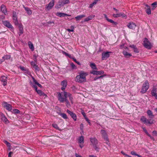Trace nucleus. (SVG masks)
<instances>
[{
    "mask_svg": "<svg viewBox=\"0 0 157 157\" xmlns=\"http://www.w3.org/2000/svg\"><path fill=\"white\" fill-rule=\"evenodd\" d=\"M30 76L32 78L33 82H32L33 84L36 85H37L39 87H40V88H41L42 87V85L38 83L37 81L35 79V78H34V77L32 76L31 75H30Z\"/></svg>",
    "mask_w": 157,
    "mask_h": 157,
    "instance_id": "obj_25",
    "label": "nucleus"
},
{
    "mask_svg": "<svg viewBox=\"0 0 157 157\" xmlns=\"http://www.w3.org/2000/svg\"><path fill=\"white\" fill-rule=\"evenodd\" d=\"M67 112L70 115L72 118H73L74 121H75L76 120V115L74 113L71 111H70L68 109L67 110Z\"/></svg>",
    "mask_w": 157,
    "mask_h": 157,
    "instance_id": "obj_17",
    "label": "nucleus"
},
{
    "mask_svg": "<svg viewBox=\"0 0 157 157\" xmlns=\"http://www.w3.org/2000/svg\"><path fill=\"white\" fill-rule=\"evenodd\" d=\"M67 84V80H65L62 81L61 83V85L62 86L61 89L63 91L66 88Z\"/></svg>",
    "mask_w": 157,
    "mask_h": 157,
    "instance_id": "obj_18",
    "label": "nucleus"
},
{
    "mask_svg": "<svg viewBox=\"0 0 157 157\" xmlns=\"http://www.w3.org/2000/svg\"><path fill=\"white\" fill-rule=\"evenodd\" d=\"M140 121L141 122L146 124H151L153 123V120H152L151 119H147L145 117L142 116L140 118Z\"/></svg>",
    "mask_w": 157,
    "mask_h": 157,
    "instance_id": "obj_5",
    "label": "nucleus"
},
{
    "mask_svg": "<svg viewBox=\"0 0 157 157\" xmlns=\"http://www.w3.org/2000/svg\"><path fill=\"white\" fill-rule=\"evenodd\" d=\"M151 94L152 96L154 97L155 98L157 97V89L156 88L153 87L151 91Z\"/></svg>",
    "mask_w": 157,
    "mask_h": 157,
    "instance_id": "obj_23",
    "label": "nucleus"
},
{
    "mask_svg": "<svg viewBox=\"0 0 157 157\" xmlns=\"http://www.w3.org/2000/svg\"><path fill=\"white\" fill-rule=\"evenodd\" d=\"M29 46L32 51L34 50V48L33 44L30 41L28 42Z\"/></svg>",
    "mask_w": 157,
    "mask_h": 157,
    "instance_id": "obj_35",
    "label": "nucleus"
},
{
    "mask_svg": "<svg viewBox=\"0 0 157 157\" xmlns=\"http://www.w3.org/2000/svg\"><path fill=\"white\" fill-rule=\"evenodd\" d=\"M130 47L133 48V49H134L136 47V46L133 44L131 45H130Z\"/></svg>",
    "mask_w": 157,
    "mask_h": 157,
    "instance_id": "obj_58",
    "label": "nucleus"
},
{
    "mask_svg": "<svg viewBox=\"0 0 157 157\" xmlns=\"http://www.w3.org/2000/svg\"><path fill=\"white\" fill-rule=\"evenodd\" d=\"M52 126L54 128L56 129H58L59 127L58 125L56 124H53L52 125Z\"/></svg>",
    "mask_w": 157,
    "mask_h": 157,
    "instance_id": "obj_51",
    "label": "nucleus"
},
{
    "mask_svg": "<svg viewBox=\"0 0 157 157\" xmlns=\"http://www.w3.org/2000/svg\"><path fill=\"white\" fill-rule=\"evenodd\" d=\"M7 78L4 76H2L0 78V80L2 82L3 85L4 86L6 85L7 83Z\"/></svg>",
    "mask_w": 157,
    "mask_h": 157,
    "instance_id": "obj_19",
    "label": "nucleus"
},
{
    "mask_svg": "<svg viewBox=\"0 0 157 157\" xmlns=\"http://www.w3.org/2000/svg\"><path fill=\"white\" fill-rule=\"evenodd\" d=\"M18 25H18L19 29H23V25H22V24H18Z\"/></svg>",
    "mask_w": 157,
    "mask_h": 157,
    "instance_id": "obj_59",
    "label": "nucleus"
},
{
    "mask_svg": "<svg viewBox=\"0 0 157 157\" xmlns=\"http://www.w3.org/2000/svg\"><path fill=\"white\" fill-rule=\"evenodd\" d=\"M146 7L145 8L146 11V13L148 14H151V10L150 9V7L148 6L147 5H146Z\"/></svg>",
    "mask_w": 157,
    "mask_h": 157,
    "instance_id": "obj_32",
    "label": "nucleus"
},
{
    "mask_svg": "<svg viewBox=\"0 0 157 157\" xmlns=\"http://www.w3.org/2000/svg\"><path fill=\"white\" fill-rule=\"evenodd\" d=\"M143 130L144 132L151 139H152L153 138V137L151 136V135L148 132L147 130L145 128H143Z\"/></svg>",
    "mask_w": 157,
    "mask_h": 157,
    "instance_id": "obj_40",
    "label": "nucleus"
},
{
    "mask_svg": "<svg viewBox=\"0 0 157 157\" xmlns=\"http://www.w3.org/2000/svg\"><path fill=\"white\" fill-rule=\"evenodd\" d=\"M62 53L63 54L65 55L66 56H68L70 58L72 59L73 57H72L70 55L66 53V52L63 51H62Z\"/></svg>",
    "mask_w": 157,
    "mask_h": 157,
    "instance_id": "obj_41",
    "label": "nucleus"
},
{
    "mask_svg": "<svg viewBox=\"0 0 157 157\" xmlns=\"http://www.w3.org/2000/svg\"><path fill=\"white\" fill-rule=\"evenodd\" d=\"M120 48L122 49L123 50L124 49L125 50L128 51V48L127 47L124 46V44L121 45L120 46Z\"/></svg>",
    "mask_w": 157,
    "mask_h": 157,
    "instance_id": "obj_39",
    "label": "nucleus"
},
{
    "mask_svg": "<svg viewBox=\"0 0 157 157\" xmlns=\"http://www.w3.org/2000/svg\"><path fill=\"white\" fill-rule=\"evenodd\" d=\"M23 29H19V32L18 33V34L19 36L23 34Z\"/></svg>",
    "mask_w": 157,
    "mask_h": 157,
    "instance_id": "obj_48",
    "label": "nucleus"
},
{
    "mask_svg": "<svg viewBox=\"0 0 157 157\" xmlns=\"http://www.w3.org/2000/svg\"><path fill=\"white\" fill-rule=\"evenodd\" d=\"M133 50H134V52H135L136 53L139 52L138 50L137 49L136 47V48H135Z\"/></svg>",
    "mask_w": 157,
    "mask_h": 157,
    "instance_id": "obj_60",
    "label": "nucleus"
},
{
    "mask_svg": "<svg viewBox=\"0 0 157 157\" xmlns=\"http://www.w3.org/2000/svg\"><path fill=\"white\" fill-rule=\"evenodd\" d=\"M13 113L15 114L19 113L20 112V111L17 109H14L13 110Z\"/></svg>",
    "mask_w": 157,
    "mask_h": 157,
    "instance_id": "obj_45",
    "label": "nucleus"
},
{
    "mask_svg": "<svg viewBox=\"0 0 157 157\" xmlns=\"http://www.w3.org/2000/svg\"><path fill=\"white\" fill-rule=\"evenodd\" d=\"M90 139L91 144L93 146L95 145H97L98 143V140L95 137H90Z\"/></svg>",
    "mask_w": 157,
    "mask_h": 157,
    "instance_id": "obj_10",
    "label": "nucleus"
},
{
    "mask_svg": "<svg viewBox=\"0 0 157 157\" xmlns=\"http://www.w3.org/2000/svg\"><path fill=\"white\" fill-rule=\"evenodd\" d=\"M149 87V84L147 80L145 81L142 86L140 93L144 94L146 92Z\"/></svg>",
    "mask_w": 157,
    "mask_h": 157,
    "instance_id": "obj_4",
    "label": "nucleus"
},
{
    "mask_svg": "<svg viewBox=\"0 0 157 157\" xmlns=\"http://www.w3.org/2000/svg\"><path fill=\"white\" fill-rule=\"evenodd\" d=\"M83 128V124H81L80 125V129L81 130H82Z\"/></svg>",
    "mask_w": 157,
    "mask_h": 157,
    "instance_id": "obj_63",
    "label": "nucleus"
},
{
    "mask_svg": "<svg viewBox=\"0 0 157 157\" xmlns=\"http://www.w3.org/2000/svg\"><path fill=\"white\" fill-rule=\"evenodd\" d=\"M3 105L4 108L8 111H10L12 109V106L10 104L7 103L6 102H4L3 104Z\"/></svg>",
    "mask_w": 157,
    "mask_h": 157,
    "instance_id": "obj_13",
    "label": "nucleus"
},
{
    "mask_svg": "<svg viewBox=\"0 0 157 157\" xmlns=\"http://www.w3.org/2000/svg\"><path fill=\"white\" fill-rule=\"evenodd\" d=\"M59 101L62 103L64 101H65L66 103V106L67 108H69L71 107L70 104L68 100H67V98L66 99H64L63 98H59Z\"/></svg>",
    "mask_w": 157,
    "mask_h": 157,
    "instance_id": "obj_9",
    "label": "nucleus"
},
{
    "mask_svg": "<svg viewBox=\"0 0 157 157\" xmlns=\"http://www.w3.org/2000/svg\"><path fill=\"white\" fill-rule=\"evenodd\" d=\"M82 115L83 116V117H84L85 119V118L86 117V118L87 117H86V114L84 112H82Z\"/></svg>",
    "mask_w": 157,
    "mask_h": 157,
    "instance_id": "obj_62",
    "label": "nucleus"
},
{
    "mask_svg": "<svg viewBox=\"0 0 157 157\" xmlns=\"http://www.w3.org/2000/svg\"><path fill=\"white\" fill-rule=\"evenodd\" d=\"M90 73L93 75H103L104 74V72L103 71H96L93 70L90 72Z\"/></svg>",
    "mask_w": 157,
    "mask_h": 157,
    "instance_id": "obj_20",
    "label": "nucleus"
},
{
    "mask_svg": "<svg viewBox=\"0 0 157 157\" xmlns=\"http://www.w3.org/2000/svg\"><path fill=\"white\" fill-rule=\"evenodd\" d=\"M20 69L22 71H26L27 72V73L29 75H31L30 74V73L29 72V70H26L25 68L24 67H20Z\"/></svg>",
    "mask_w": 157,
    "mask_h": 157,
    "instance_id": "obj_42",
    "label": "nucleus"
},
{
    "mask_svg": "<svg viewBox=\"0 0 157 157\" xmlns=\"http://www.w3.org/2000/svg\"><path fill=\"white\" fill-rule=\"evenodd\" d=\"M67 97H69V100L71 102V103L72 104H73V98L71 94L69 93H68Z\"/></svg>",
    "mask_w": 157,
    "mask_h": 157,
    "instance_id": "obj_38",
    "label": "nucleus"
},
{
    "mask_svg": "<svg viewBox=\"0 0 157 157\" xmlns=\"http://www.w3.org/2000/svg\"><path fill=\"white\" fill-rule=\"evenodd\" d=\"M11 56L10 55H5L2 57V60H1V62H2L5 61V60H8L10 59Z\"/></svg>",
    "mask_w": 157,
    "mask_h": 157,
    "instance_id": "obj_30",
    "label": "nucleus"
},
{
    "mask_svg": "<svg viewBox=\"0 0 157 157\" xmlns=\"http://www.w3.org/2000/svg\"><path fill=\"white\" fill-rule=\"evenodd\" d=\"M101 133L102 135V137L106 141H108V138L107 133L105 130H101Z\"/></svg>",
    "mask_w": 157,
    "mask_h": 157,
    "instance_id": "obj_12",
    "label": "nucleus"
},
{
    "mask_svg": "<svg viewBox=\"0 0 157 157\" xmlns=\"http://www.w3.org/2000/svg\"><path fill=\"white\" fill-rule=\"evenodd\" d=\"M55 0H52L46 6V8L49 10L52 9L54 5Z\"/></svg>",
    "mask_w": 157,
    "mask_h": 157,
    "instance_id": "obj_16",
    "label": "nucleus"
},
{
    "mask_svg": "<svg viewBox=\"0 0 157 157\" xmlns=\"http://www.w3.org/2000/svg\"><path fill=\"white\" fill-rule=\"evenodd\" d=\"M68 93L65 92L63 91L61 93L59 92L58 93V99L59 101V98H63L64 99H66L67 97Z\"/></svg>",
    "mask_w": 157,
    "mask_h": 157,
    "instance_id": "obj_7",
    "label": "nucleus"
},
{
    "mask_svg": "<svg viewBox=\"0 0 157 157\" xmlns=\"http://www.w3.org/2000/svg\"><path fill=\"white\" fill-rule=\"evenodd\" d=\"M90 66L92 69L97 70V68L95 63H91L90 64Z\"/></svg>",
    "mask_w": 157,
    "mask_h": 157,
    "instance_id": "obj_37",
    "label": "nucleus"
},
{
    "mask_svg": "<svg viewBox=\"0 0 157 157\" xmlns=\"http://www.w3.org/2000/svg\"><path fill=\"white\" fill-rule=\"evenodd\" d=\"M70 64L73 69H76V67L73 63H71Z\"/></svg>",
    "mask_w": 157,
    "mask_h": 157,
    "instance_id": "obj_50",
    "label": "nucleus"
},
{
    "mask_svg": "<svg viewBox=\"0 0 157 157\" xmlns=\"http://www.w3.org/2000/svg\"><path fill=\"white\" fill-rule=\"evenodd\" d=\"M59 115L64 119H67L68 118L67 115L65 113H61Z\"/></svg>",
    "mask_w": 157,
    "mask_h": 157,
    "instance_id": "obj_43",
    "label": "nucleus"
},
{
    "mask_svg": "<svg viewBox=\"0 0 157 157\" xmlns=\"http://www.w3.org/2000/svg\"><path fill=\"white\" fill-rule=\"evenodd\" d=\"M31 65L33 66V67H34L35 66L36 64V62H34V61H32L31 63Z\"/></svg>",
    "mask_w": 157,
    "mask_h": 157,
    "instance_id": "obj_53",
    "label": "nucleus"
},
{
    "mask_svg": "<svg viewBox=\"0 0 157 157\" xmlns=\"http://www.w3.org/2000/svg\"><path fill=\"white\" fill-rule=\"evenodd\" d=\"M70 2L69 0H59L56 5L55 7L57 9L60 8L65 5L69 4Z\"/></svg>",
    "mask_w": 157,
    "mask_h": 157,
    "instance_id": "obj_3",
    "label": "nucleus"
},
{
    "mask_svg": "<svg viewBox=\"0 0 157 157\" xmlns=\"http://www.w3.org/2000/svg\"><path fill=\"white\" fill-rule=\"evenodd\" d=\"M79 74V75L76 77L77 81L80 83L86 82V76L88 75V73L81 71Z\"/></svg>",
    "mask_w": 157,
    "mask_h": 157,
    "instance_id": "obj_1",
    "label": "nucleus"
},
{
    "mask_svg": "<svg viewBox=\"0 0 157 157\" xmlns=\"http://www.w3.org/2000/svg\"><path fill=\"white\" fill-rule=\"evenodd\" d=\"M17 16L16 13L15 11H13V17H17Z\"/></svg>",
    "mask_w": 157,
    "mask_h": 157,
    "instance_id": "obj_55",
    "label": "nucleus"
},
{
    "mask_svg": "<svg viewBox=\"0 0 157 157\" xmlns=\"http://www.w3.org/2000/svg\"><path fill=\"white\" fill-rule=\"evenodd\" d=\"M24 8L29 15H30L31 14L32 12L29 8L28 7H25V6H24Z\"/></svg>",
    "mask_w": 157,
    "mask_h": 157,
    "instance_id": "obj_33",
    "label": "nucleus"
},
{
    "mask_svg": "<svg viewBox=\"0 0 157 157\" xmlns=\"http://www.w3.org/2000/svg\"><path fill=\"white\" fill-rule=\"evenodd\" d=\"M97 145H95V146H94L93 147L94 148L95 150L97 151H99V147L97 146Z\"/></svg>",
    "mask_w": 157,
    "mask_h": 157,
    "instance_id": "obj_52",
    "label": "nucleus"
},
{
    "mask_svg": "<svg viewBox=\"0 0 157 157\" xmlns=\"http://www.w3.org/2000/svg\"><path fill=\"white\" fill-rule=\"evenodd\" d=\"M3 24L4 25L9 28H10L11 29L13 30V27L12 25L10 24V22L8 21H2Z\"/></svg>",
    "mask_w": 157,
    "mask_h": 157,
    "instance_id": "obj_15",
    "label": "nucleus"
},
{
    "mask_svg": "<svg viewBox=\"0 0 157 157\" xmlns=\"http://www.w3.org/2000/svg\"><path fill=\"white\" fill-rule=\"evenodd\" d=\"M147 113L150 118H153L154 117V116L151 110H148L147 111Z\"/></svg>",
    "mask_w": 157,
    "mask_h": 157,
    "instance_id": "obj_31",
    "label": "nucleus"
},
{
    "mask_svg": "<svg viewBox=\"0 0 157 157\" xmlns=\"http://www.w3.org/2000/svg\"><path fill=\"white\" fill-rule=\"evenodd\" d=\"M111 53V52H103L102 54V60H104L109 58L110 56L109 53Z\"/></svg>",
    "mask_w": 157,
    "mask_h": 157,
    "instance_id": "obj_8",
    "label": "nucleus"
},
{
    "mask_svg": "<svg viewBox=\"0 0 157 157\" xmlns=\"http://www.w3.org/2000/svg\"><path fill=\"white\" fill-rule=\"evenodd\" d=\"M4 142L6 145L7 147H11V144L10 143L7 142L6 140H4Z\"/></svg>",
    "mask_w": 157,
    "mask_h": 157,
    "instance_id": "obj_47",
    "label": "nucleus"
},
{
    "mask_svg": "<svg viewBox=\"0 0 157 157\" xmlns=\"http://www.w3.org/2000/svg\"><path fill=\"white\" fill-rule=\"evenodd\" d=\"M152 133L155 136H157V132L156 131H153Z\"/></svg>",
    "mask_w": 157,
    "mask_h": 157,
    "instance_id": "obj_64",
    "label": "nucleus"
},
{
    "mask_svg": "<svg viewBox=\"0 0 157 157\" xmlns=\"http://www.w3.org/2000/svg\"><path fill=\"white\" fill-rule=\"evenodd\" d=\"M131 154L132 155L137 156L138 157L139 155L136 153L134 151H132L131 152Z\"/></svg>",
    "mask_w": 157,
    "mask_h": 157,
    "instance_id": "obj_49",
    "label": "nucleus"
},
{
    "mask_svg": "<svg viewBox=\"0 0 157 157\" xmlns=\"http://www.w3.org/2000/svg\"><path fill=\"white\" fill-rule=\"evenodd\" d=\"M57 16L60 17H64L66 16H70V15H69L64 13L61 12H57L56 13V14Z\"/></svg>",
    "mask_w": 157,
    "mask_h": 157,
    "instance_id": "obj_27",
    "label": "nucleus"
},
{
    "mask_svg": "<svg viewBox=\"0 0 157 157\" xmlns=\"http://www.w3.org/2000/svg\"><path fill=\"white\" fill-rule=\"evenodd\" d=\"M13 22L15 25H17L18 24V21L17 20V17H13Z\"/></svg>",
    "mask_w": 157,
    "mask_h": 157,
    "instance_id": "obj_36",
    "label": "nucleus"
},
{
    "mask_svg": "<svg viewBox=\"0 0 157 157\" xmlns=\"http://www.w3.org/2000/svg\"><path fill=\"white\" fill-rule=\"evenodd\" d=\"M95 16L94 15H91L88 17L85 18L84 20V21H90L92 20L93 18H94L95 17Z\"/></svg>",
    "mask_w": 157,
    "mask_h": 157,
    "instance_id": "obj_29",
    "label": "nucleus"
},
{
    "mask_svg": "<svg viewBox=\"0 0 157 157\" xmlns=\"http://www.w3.org/2000/svg\"><path fill=\"white\" fill-rule=\"evenodd\" d=\"M33 67L34 68H35V69L36 71H39V67L37 65H36L35 66H34Z\"/></svg>",
    "mask_w": 157,
    "mask_h": 157,
    "instance_id": "obj_56",
    "label": "nucleus"
},
{
    "mask_svg": "<svg viewBox=\"0 0 157 157\" xmlns=\"http://www.w3.org/2000/svg\"><path fill=\"white\" fill-rule=\"evenodd\" d=\"M128 51L125 50L123 49L122 51V53L124 55V56L126 58H129L132 56V54L128 52Z\"/></svg>",
    "mask_w": 157,
    "mask_h": 157,
    "instance_id": "obj_21",
    "label": "nucleus"
},
{
    "mask_svg": "<svg viewBox=\"0 0 157 157\" xmlns=\"http://www.w3.org/2000/svg\"><path fill=\"white\" fill-rule=\"evenodd\" d=\"M78 142L79 144V146L81 148L83 147V144L84 143V137L83 136H80L78 139Z\"/></svg>",
    "mask_w": 157,
    "mask_h": 157,
    "instance_id": "obj_11",
    "label": "nucleus"
},
{
    "mask_svg": "<svg viewBox=\"0 0 157 157\" xmlns=\"http://www.w3.org/2000/svg\"><path fill=\"white\" fill-rule=\"evenodd\" d=\"M86 17V15L84 14H82L80 15H78L77 16H76L75 17V18L76 19L77 21H79L81 20V19L84 17Z\"/></svg>",
    "mask_w": 157,
    "mask_h": 157,
    "instance_id": "obj_34",
    "label": "nucleus"
},
{
    "mask_svg": "<svg viewBox=\"0 0 157 157\" xmlns=\"http://www.w3.org/2000/svg\"><path fill=\"white\" fill-rule=\"evenodd\" d=\"M71 29H67V30L69 32H74V26L72 25L71 27Z\"/></svg>",
    "mask_w": 157,
    "mask_h": 157,
    "instance_id": "obj_44",
    "label": "nucleus"
},
{
    "mask_svg": "<svg viewBox=\"0 0 157 157\" xmlns=\"http://www.w3.org/2000/svg\"><path fill=\"white\" fill-rule=\"evenodd\" d=\"M104 16L105 18L108 21L111 23L115 25H116L117 24V23L116 22L114 21L112 19L108 18L106 14H104Z\"/></svg>",
    "mask_w": 157,
    "mask_h": 157,
    "instance_id": "obj_26",
    "label": "nucleus"
},
{
    "mask_svg": "<svg viewBox=\"0 0 157 157\" xmlns=\"http://www.w3.org/2000/svg\"><path fill=\"white\" fill-rule=\"evenodd\" d=\"M127 26L129 29H135L136 25L134 23L130 22L127 25Z\"/></svg>",
    "mask_w": 157,
    "mask_h": 157,
    "instance_id": "obj_28",
    "label": "nucleus"
},
{
    "mask_svg": "<svg viewBox=\"0 0 157 157\" xmlns=\"http://www.w3.org/2000/svg\"><path fill=\"white\" fill-rule=\"evenodd\" d=\"M1 118L2 121L4 123L6 124H8L9 123V122L8 120L4 114H2L1 115Z\"/></svg>",
    "mask_w": 157,
    "mask_h": 157,
    "instance_id": "obj_24",
    "label": "nucleus"
},
{
    "mask_svg": "<svg viewBox=\"0 0 157 157\" xmlns=\"http://www.w3.org/2000/svg\"><path fill=\"white\" fill-rule=\"evenodd\" d=\"M143 42V45L145 48L148 49H151L152 47L151 43L147 38H144Z\"/></svg>",
    "mask_w": 157,
    "mask_h": 157,
    "instance_id": "obj_6",
    "label": "nucleus"
},
{
    "mask_svg": "<svg viewBox=\"0 0 157 157\" xmlns=\"http://www.w3.org/2000/svg\"><path fill=\"white\" fill-rule=\"evenodd\" d=\"M85 119L86 120V121L88 122V123L90 125L91 124V123L90 122V120L88 119L87 117H86Z\"/></svg>",
    "mask_w": 157,
    "mask_h": 157,
    "instance_id": "obj_57",
    "label": "nucleus"
},
{
    "mask_svg": "<svg viewBox=\"0 0 157 157\" xmlns=\"http://www.w3.org/2000/svg\"><path fill=\"white\" fill-rule=\"evenodd\" d=\"M1 10L2 13L5 15L7 13V9L6 6L5 5L2 4L1 6Z\"/></svg>",
    "mask_w": 157,
    "mask_h": 157,
    "instance_id": "obj_22",
    "label": "nucleus"
},
{
    "mask_svg": "<svg viewBox=\"0 0 157 157\" xmlns=\"http://www.w3.org/2000/svg\"><path fill=\"white\" fill-rule=\"evenodd\" d=\"M95 5V4H94V3L93 2V3L90 4L89 6V8H92L93 6Z\"/></svg>",
    "mask_w": 157,
    "mask_h": 157,
    "instance_id": "obj_61",
    "label": "nucleus"
},
{
    "mask_svg": "<svg viewBox=\"0 0 157 157\" xmlns=\"http://www.w3.org/2000/svg\"><path fill=\"white\" fill-rule=\"evenodd\" d=\"M113 16L115 18L122 17H125L126 18L127 17L126 15L123 13H117V14H113Z\"/></svg>",
    "mask_w": 157,
    "mask_h": 157,
    "instance_id": "obj_14",
    "label": "nucleus"
},
{
    "mask_svg": "<svg viewBox=\"0 0 157 157\" xmlns=\"http://www.w3.org/2000/svg\"><path fill=\"white\" fill-rule=\"evenodd\" d=\"M151 6L153 8V9H154V8H156V7H157V2H154L152 4Z\"/></svg>",
    "mask_w": 157,
    "mask_h": 157,
    "instance_id": "obj_46",
    "label": "nucleus"
},
{
    "mask_svg": "<svg viewBox=\"0 0 157 157\" xmlns=\"http://www.w3.org/2000/svg\"><path fill=\"white\" fill-rule=\"evenodd\" d=\"M47 24H53V25H55L54 22L53 21H49L47 22Z\"/></svg>",
    "mask_w": 157,
    "mask_h": 157,
    "instance_id": "obj_54",
    "label": "nucleus"
},
{
    "mask_svg": "<svg viewBox=\"0 0 157 157\" xmlns=\"http://www.w3.org/2000/svg\"><path fill=\"white\" fill-rule=\"evenodd\" d=\"M30 85L31 86L34 88L36 92L40 96H45L46 97L47 95L44 93L42 90H37V87L36 85H34L33 83L31 81L29 82Z\"/></svg>",
    "mask_w": 157,
    "mask_h": 157,
    "instance_id": "obj_2",
    "label": "nucleus"
}]
</instances>
